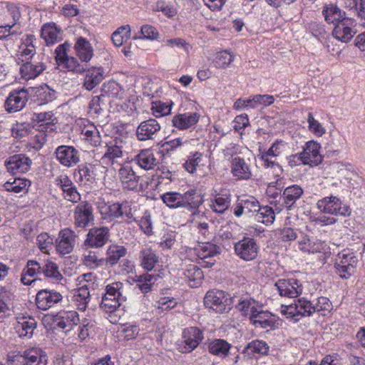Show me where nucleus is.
<instances>
[{"instance_id":"423d86ee","label":"nucleus","mask_w":365,"mask_h":365,"mask_svg":"<svg viewBox=\"0 0 365 365\" xmlns=\"http://www.w3.org/2000/svg\"><path fill=\"white\" fill-rule=\"evenodd\" d=\"M110 231L106 227H94L91 228L83 242V246L89 248H101L109 240Z\"/></svg>"},{"instance_id":"6e6552de","label":"nucleus","mask_w":365,"mask_h":365,"mask_svg":"<svg viewBox=\"0 0 365 365\" xmlns=\"http://www.w3.org/2000/svg\"><path fill=\"white\" fill-rule=\"evenodd\" d=\"M202 202L201 195L195 190H191L184 193V215L189 217L190 219L200 220L205 218L202 213H200L197 208Z\"/></svg>"},{"instance_id":"6ab92c4d","label":"nucleus","mask_w":365,"mask_h":365,"mask_svg":"<svg viewBox=\"0 0 365 365\" xmlns=\"http://www.w3.org/2000/svg\"><path fill=\"white\" fill-rule=\"evenodd\" d=\"M56 184L63 191L64 198L72 202H78L81 200V195L75 185L66 175H61L56 178Z\"/></svg>"},{"instance_id":"39448f33","label":"nucleus","mask_w":365,"mask_h":365,"mask_svg":"<svg viewBox=\"0 0 365 365\" xmlns=\"http://www.w3.org/2000/svg\"><path fill=\"white\" fill-rule=\"evenodd\" d=\"M317 206L321 212L330 215L349 216L351 212L349 206L342 205L341 200L334 196L326 197L319 200Z\"/></svg>"},{"instance_id":"338daca9","label":"nucleus","mask_w":365,"mask_h":365,"mask_svg":"<svg viewBox=\"0 0 365 365\" xmlns=\"http://www.w3.org/2000/svg\"><path fill=\"white\" fill-rule=\"evenodd\" d=\"M201 161L202 154L195 152L186 161L185 165H184V168H185L190 173H194L195 171L196 170L197 167L199 166Z\"/></svg>"},{"instance_id":"680f3d73","label":"nucleus","mask_w":365,"mask_h":365,"mask_svg":"<svg viewBox=\"0 0 365 365\" xmlns=\"http://www.w3.org/2000/svg\"><path fill=\"white\" fill-rule=\"evenodd\" d=\"M89 312H90L89 310L88 311L87 314H86V312L85 313H82V312L78 313L76 311L71 310H71L70 309L63 310V311L59 312L57 314L56 319H75V318H78V319H80L81 318L82 319H86V317H91V315L89 314Z\"/></svg>"},{"instance_id":"cd10ccee","label":"nucleus","mask_w":365,"mask_h":365,"mask_svg":"<svg viewBox=\"0 0 365 365\" xmlns=\"http://www.w3.org/2000/svg\"><path fill=\"white\" fill-rule=\"evenodd\" d=\"M21 357L25 361L22 365H46L47 364L46 354L37 347L26 350Z\"/></svg>"},{"instance_id":"c9c22d12","label":"nucleus","mask_w":365,"mask_h":365,"mask_svg":"<svg viewBox=\"0 0 365 365\" xmlns=\"http://www.w3.org/2000/svg\"><path fill=\"white\" fill-rule=\"evenodd\" d=\"M303 192V189L297 185L289 186L284 190L282 197L284 205L287 210L291 209L295 202L301 197Z\"/></svg>"},{"instance_id":"13d9d810","label":"nucleus","mask_w":365,"mask_h":365,"mask_svg":"<svg viewBox=\"0 0 365 365\" xmlns=\"http://www.w3.org/2000/svg\"><path fill=\"white\" fill-rule=\"evenodd\" d=\"M339 263L342 264L343 265H349L356 267L358 263V259L353 252H342L338 254L335 259L334 264H339Z\"/></svg>"},{"instance_id":"f8f14e48","label":"nucleus","mask_w":365,"mask_h":365,"mask_svg":"<svg viewBox=\"0 0 365 365\" xmlns=\"http://www.w3.org/2000/svg\"><path fill=\"white\" fill-rule=\"evenodd\" d=\"M275 287L281 296L289 298L299 297L303 290L302 284L296 279H279Z\"/></svg>"},{"instance_id":"393cba45","label":"nucleus","mask_w":365,"mask_h":365,"mask_svg":"<svg viewBox=\"0 0 365 365\" xmlns=\"http://www.w3.org/2000/svg\"><path fill=\"white\" fill-rule=\"evenodd\" d=\"M195 251L206 267H212L215 262L213 257L220 252L219 247L210 242L200 245Z\"/></svg>"},{"instance_id":"ddd939ff","label":"nucleus","mask_w":365,"mask_h":365,"mask_svg":"<svg viewBox=\"0 0 365 365\" xmlns=\"http://www.w3.org/2000/svg\"><path fill=\"white\" fill-rule=\"evenodd\" d=\"M320 148V144L314 140H310L305 144L304 150L301 153L304 160V165L314 167L322 163L323 156L319 153Z\"/></svg>"},{"instance_id":"09e8293b","label":"nucleus","mask_w":365,"mask_h":365,"mask_svg":"<svg viewBox=\"0 0 365 365\" xmlns=\"http://www.w3.org/2000/svg\"><path fill=\"white\" fill-rule=\"evenodd\" d=\"M163 202L170 208L182 206V195L180 192H170L160 196Z\"/></svg>"},{"instance_id":"f3484780","label":"nucleus","mask_w":365,"mask_h":365,"mask_svg":"<svg viewBox=\"0 0 365 365\" xmlns=\"http://www.w3.org/2000/svg\"><path fill=\"white\" fill-rule=\"evenodd\" d=\"M28 101L26 90L21 89L12 91L5 102V108L9 113H16L22 110Z\"/></svg>"},{"instance_id":"f257e3e1","label":"nucleus","mask_w":365,"mask_h":365,"mask_svg":"<svg viewBox=\"0 0 365 365\" xmlns=\"http://www.w3.org/2000/svg\"><path fill=\"white\" fill-rule=\"evenodd\" d=\"M99 210L102 218L107 222L131 223L134 221L131 204L127 201L110 205L104 204L99 207Z\"/></svg>"},{"instance_id":"3c124183","label":"nucleus","mask_w":365,"mask_h":365,"mask_svg":"<svg viewBox=\"0 0 365 365\" xmlns=\"http://www.w3.org/2000/svg\"><path fill=\"white\" fill-rule=\"evenodd\" d=\"M82 262L86 267L95 269L103 264V259H99L95 252L87 250L84 252L82 256Z\"/></svg>"},{"instance_id":"7c9ffc66","label":"nucleus","mask_w":365,"mask_h":365,"mask_svg":"<svg viewBox=\"0 0 365 365\" xmlns=\"http://www.w3.org/2000/svg\"><path fill=\"white\" fill-rule=\"evenodd\" d=\"M41 36L47 45L53 44L62 39L61 31L54 23L45 24L41 28Z\"/></svg>"},{"instance_id":"0e129e2a","label":"nucleus","mask_w":365,"mask_h":365,"mask_svg":"<svg viewBox=\"0 0 365 365\" xmlns=\"http://www.w3.org/2000/svg\"><path fill=\"white\" fill-rule=\"evenodd\" d=\"M308 245L307 246L301 247V250L305 252L316 253V252H322L325 250L326 245L324 242L320 240H311L310 239H307Z\"/></svg>"},{"instance_id":"4c0bfd02","label":"nucleus","mask_w":365,"mask_h":365,"mask_svg":"<svg viewBox=\"0 0 365 365\" xmlns=\"http://www.w3.org/2000/svg\"><path fill=\"white\" fill-rule=\"evenodd\" d=\"M140 265L144 269L152 270L158 262L155 252L150 247L143 248L140 252Z\"/></svg>"},{"instance_id":"dca6fc26","label":"nucleus","mask_w":365,"mask_h":365,"mask_svg":"<svg viewBox=\"0 0 365 365\" xmlns=\"http://www.w3.org/2000/svg\"><path fill=\"white\" fill-rule=\"evenodd\" d=\"M230 164L231 173L237 180H248L252 177L249 160L235 156L232 158Z\"/></svg>"},{"instance_id":"c85d7f7f","label":"nucleus","mask_w":365,"mask_h":365,"mask_svg":"<svg viewBox=\"0 0 365 365\" xmlns=\"http://www.w3.org/2000/svg\"><path fill=\"white\" fill-rule=\"evenodd\" d=\"M42 273L41 265L36 260H28L26 267L24 268L21 274V281L25 285H31L36 282V279H31L38 274Z\"/></svg>"},{"instance_id":"774afa93","label":"nucleus","mask_w":365,"mask_h":365,"mask_svg":"<svg viewBox=\"0 0 365 365\" xmlns=\"http://www.w3.org/2000/svg\"><path fill=\"white\" fill-rule=\"evenodd\" d=\"M230 206V200L227 197L217 196L215 200V202L212 207L215 212L218 213H222Z\"/></svg>"},{"instance_id":"8fccbe9b","label":"nucleus","mask_w":365,"mask_h":365,"mask_svg":"<svg viewBox=\"0 0 365 365\" xmlns=\"http://www.w3.org/2000/svg\"><path fill=\"white\" fill-rule=\"evenodd\" d=\"M29 186V181L23 178H15L14 181H7L4 184V187L8 192L19 193L26 190Z\"/></svg>"},{"instance_id":"5701e85b","label":"nucleus","mask_w":365,"mask_h":365,"mask_svg":"<svg viewBox=\"0 0 365 365\" xmlns=\"http://www.w3.org/2000/svg\"><path fill=\"white\" fill-rule=\"evenodd\" d=\"M118 178L124 189L129 190H138L140 176L136 175L130 166L122 167L118 170Z\"/></svg>"},{"instance_id":"864d4df0","label":"nucleus","mask_w":365,"mask_h":365,"mask_svg":"<svg viewBox=\"0 0 365 365\" xmlns=\"http://www.w3.org/2000/svg\"><path fill=\"white\" fill-rule=\"evenodd\" d=\"M35 328L36 323L34 321H23V322L19 321L15 327L16 331L20 337H31Z\"/></svg>"},{"instance_id":"20e7f679","label":"nucleus","mask_w":365,"mask_h":365,"mask_svg":"<svg viewBox=\"0 0 365 365\" xmlns=\"http://www.w3.org/2000/svg\"><path fill=\"white\" fill-rule=\"evenodd\" d=\"M205 307L216 313L224 314L230 311L232 307V299L221 290H210L204 298Z\"/></svg>"},{"instance_id":"72a5a7b5","label":"nucleus","mask_w":365,"mask_h":365,"mask_svg":"<svg viewBox=\"0 0 365 365\" xmlns=\"http://www.w3.org/2000/svg\"><path fill=\"white\" fill-rule=\"evenodd\" d=\"M202 338V334L198 328L190 327L188 329L186 339L184 340V353H189L195 349Z\"/></svg>"},{"instance_id":"c03bdc74","label":"nucleus","mask_w":365,"mask_h":365,"mask_svg":"<svg viewBox=\"0 0 365 365\" xmlns=\"http://www.w3.org/2000/svg\"><path fill=\"white\" fill-rule=\"evenodd\" d=\"M42 273L47 277L56 281H60L63 276L60 273L58 266L51 260L47 259L41 266Z\"/></svg>"},{"instance_id":"b1692460","label":"nucleus","mask_w":365,"mask_h":365,"mask_svg":"<svg viewBox=\"0 0 365 365\" xmlns=\"http://www.w3.org/2000/svg\"><path fill=\"white\" fill-rule=\"evenodd\" d=\"M160 129V125L155 119L150 118L143 121L138 127L136 135L140 141H145L153 138V135L156 134Z\"/></svg>"},{"instance_id":"9b49d317","label":"nucleus","mask_w":365,"mask_h":365,"mask_svg":"<svg viewBox=\"0 0 365 365\" xmlns=\"http://www.w3.org/2000/svg\"><path fill=\"white\" fill-rule=\"evenodd\" d=\"M56 159L63 166L71 168L80 162V153L73 146L60 145L55 151Z\"/></svg>"},{"instance_id":"2f4dec72","label":"nucleus","mask_w":365,"mask_h":365,"mask_svg":"<svg viewBox=\"0 0 365 365\" xmlns=\"http://www.w3.org/2000/svg\"><path fill=\"white\" fill-rule=\"evenodd\" d=\"M184 275L186 278L184 279V281L192 288L199 287L203 279L202 271L197 265L192 264L187 265Z\"/></svg>"},{"instance_id":"bf43d9fd","label":"nucleus","mask_w":365,"mask_h":365,"mask_svg":"<svg viewBox=\"0 0 365 365\" xmlns=\"http://www.w3.org/2000/svg\"><path fill=\"white\" fill-rule=\"evenodd\" d=\"M241 200L242 204L244 205L245 214L252 213L255 216L257 211L259 210L260 205L255 197L249 196L243 197Z\"/></svg>"},{"instance_id":"4d7b16f0","label":"nucleus","mask_w":365,"mask_h":365,"mask_svg":"<svg viewBox=\"0 0 365 365\" xmlns=\"http://www.w3.org/2000/svg\"><path fill=\"white\" fill-rule=\"evenodd\" d=\"M245 350H251L253 354L267 355L269 350V346L264 341L254 340L247 345Z\"/></svg>"},{"instance_id":"052dcab7","label":"nucleus","mask_w":365,"mask_h":365,"mask_svg":"<svg viewBox=\"0 0 365 365\" xmlns=\"http://www.w3.org/2000/svg\"><path fill=\"white\" fill-rule=\"evenodd\" d=\"M152 110L156 118H159L170 113L171 108L168 103L154 101L152 103Z\"/></svg>"},{"instance_id":"de8ad7c7","label":"nucleus","mask_w":365,"mask_h":365,"mask_svg":"<svg viewBox=\"0 0 365 365\" xmlns=\"http://www.w3.org/2000/svg\"><path fill=\"white\" fill-rule=\"evenodd\" d=\"M315 309V317H329V314L332 309L331 303L329 299L324 297L318 298L317 303L314 306Z\"/></svg>"},{"instance_id":"c756f323","label":"nucleus","mask_w":365,"mask_h":365,"mask_svg":"<svg viewBox=\"0 0 365 365\" xmlns=\"http://www.w3.org/2000/svg\"><path fill=\"white\" fill-rule=\"evenodd\" d=\"M76 56L82 62H89L93 56V49L91 43L83 37L77 38L74 45Z\"/></svg>"},{"instance_id":"f03ea898","label":"nucleus","mask_w":365,"mask_h":365,"mask_svg":"<svg viewBox=\"0 0 365 365\" xmlns=\"http://www.w3.org/2000/svg\"><path fill=\"white\" fill-rule=\"evenodd\" d=\"M126 300L124 284L121 282H114L106 287V293L103 296L101 308L105 312L113 313Z\"/></svg>"},{"instance_id":"5fc2aeb1","label":"nucleus","mask_w":365,"mask_h":365,"mask_svg":"<svg viewBox=\"0 0 365 365\" xmlns=\"http://www.w3.org/2000/svg\"><path fill=\"white\" fill-rule=\"evenodd\" d=\"M234 60V56L227 51H222L216 54L214 64L216 68H225Z\"/></svg>"},{"instance_id":"4468645a","label":"nucleus","mask_w":365,"mask_h":365,"mask_svg":"<svg viewBox=\"0 0 365 365\" xmlns=\"http://www.w3.org/2000/svg\"><path fill=\"white\" fill-rule=\"evenodd\" d=\"M46 69V65L41 58H35L33 61L24 63L20 67L21 78L25 81L34 79Z\"/></svg>"},{"instance_id":"ea45409f","label":"nucleus","mask_w":365,"mask_h":365,"mask_svg":"<svg viewBox=\"0 0 365 365\" xmlns=\"http://www.w3.org/2000/svg\"><path fill=\"white\" fill-rule=\"evenodd\" d=\"M230 348L231 345L223 339H215L208 344L209 351L222 358L228 355Z\"/></svg>"},{"instance_id":"4be33fe9","label":"nucleus","mask_w":365,"mask_h":365,"mask_svg":"<svg viewBox=\"0 0 365 365\" xmlns=\"http://www.w3.org/2000/svg\"><path fill=\"white\" fill-rule=\"evenodd\" d=\"M157 155L158 153L150 148L143 149L135 156L133 161L144 170H152L159 163Z\"/></svg>"},{"instance_id":"79ce46f5","label":"nucleus","mask_w":365,"mask_h":365,"mask_svg":"<svg viewBox=\"0 0 365 365\" xmlns=\"http://www.w3.org/2000/svg\"><path fill=\"white\" fill-rule=\"evenodd\" d=\"M82 134L84 135V140L91 145L97 147L101 144V135L98 130L93 125L84 127L82 130Z\"/></svg>"},{"instance_id":"a18cd8bd","label":"nucleus","mask_w":365,"mask_h":365,"mask_svg":"<svg viewBox=\"0 0 365 365\" xmlns=\"http://www.w3.org/2000/svg\"><path fill=\"white\" fill-rule=\"evenodd\" d=\"M255 218L259 222H262L265 225H271L274 222L275 215L271 207L260 206L259 210L257 211L255 215Z\"/></svg>"},{"instance_id":"1a4fd4ad","label":"nucleus","mask_w":365,"mask_h":365,"mask_svg":"<svg viewBox=\"0 0 365 365\" xmlns=\"http://www.w3.org/2000/svg\"><path fill=\"white\" fill-rule=\"evenodd\" d=\"M73 223L76 227L86 228L94 221L93 207L87 201L81 202L73 210Z\"/></svg>"},{"instance_id":"473e14b6","label":"nucleus","mask_w":365,"mask_h":365,"mask_svg":"<svg viewBox=\"0 0 365 365\" xmlns=\"http://www.w3.org/2000/svg\"><path fill=\"white\" fill-rule=\"evenodd\" d=\"M295 312L302 317H309L312 314H315L314 305L310 302H301L299 301L295 307L292 305L287 307L286 310H282L285 314H288L287 317H292L296 315Z\"/></svg>"},{"instance_id":"e433bc0d","label":"nucleus","mask_w":365,"mask_h":365,"mask_svg":"<svg viewBox=\"0 0 365 365\" xmlns=\"http://www.w3.org/2000/svg\"><path fill=\"white\" fill-rule=\"evenodd\" d=\"M74 301L79 312L85 313L90 302V292L87 284H82L74 294Z\"/></svg>"},{"instance_id":"e2e57ef3","label":"nucleus","mask_w":365,"mask_h":365,"mask_svg":"<svg viewBox=\"0 0 365 365\" xmlns=\"http://www.w3.org/2000/svg\"><path fill=\"white\" fill-rule=\"evenodd\" d=\"M140 33L142 36L134 37V39H149V40H156L159 36V33L157 31L156 28L151 25H143L140 29Z\"/></svg>"},{"instance_id":"a878e982","label":"nucleus","mask_w":365,"mask_h":365,"mask_svg":"<svg viewBox=\"0 0 365 365\" xmlns=\"http://www.w3.org/2000/svg\"><path fill=\"white\" fill-rule=\"evenodd\" d=\"M74 176L80 185H90L95 181V165L91 163L78 165L75 170Z\"/></svg>"},{"instance_id":"58836bf2","label":"nucleus","mask_w":365,"mask_h":365,"mask_svg":"<svg viewBox=\"0 0 365 365\" xmlns=\"http://www.w3.org/2000/svg\"><path fill=\"white\" fill-rule=\"evenodd\" d=\"M126 253L127 250L125 247L118 245H111L107 249L106 262L111 266L115 265Z\"/></svg>"},{"instance_id":"aec40b11","label":"nucleus","mask_w":365,"mask_h":365,"mask_svg":"<svg viewBox=\"0 0 365 365\" xmlns=\"http://www.w3.org/2000/svg\"><path fill=\"white\" fill-rule=\"evenodd\" d=\"M353 24V21L348 18L339 21L332 32L334 37L341 42L349 41L356 34L352 28Z\"/></svg>"},{"instance_id":"7ed1b4c3","label":"nucleus","mask_w":365,"mask_h":365,"mask_svg":"<svg viewBox=\"0 0 365 365\" xmlns=\"http://www.w3.org/2000/svg\"><path fill=\"white\" fill-rule=\"evenodd\" d=\"M235 308L241 314L250 319L259 318L269 319L272 314L267 310H264V306L253 298L240 299L235 305Z\"/></svg>"},{"instance_id":"a19ab883","label":"nucleus","mask_w":365,"mask_h":365,"mask_svg":"<svg viewBox=\"0 0 365 365\" xmlns=\"http://www.w3.org/2000/svg\"><path fill=\"white\" fill-rule=\"evenodd\" d=\"M323 15L326 21L329 24H336L344 19V13L336 5L329 4L323 9Z\"/></svg>"},{"instance_id":"9d476101","label":"nucleus","mask_w":365,"mask_h":365,"mask_svg":"<svg viewBox=\"0 0 365 365\" xmlns=\"http://www.w3.org/2000/svg\"><path fill=\"white\" fill-rule=\"evenodd\" d=\"M259 247L256 241L250 237H244L235 244L236 255L245 261L255 259L258 254Z\"/></svg>"},{"instance_id":"6e6d98bb","label":"nucleus","mask_w":365,"mask_h":365,"mask_svg":"<svg viewBox=\"0 0 365 365\" xmlns=\"http://www.w3.org/2000/svg\"><path fill=\"white\" fill-rule=\"evenodd\" d=\"M36 46H29V48H26L25 46H19L17 53L18 60L25 63L33 61L35 58H41V55L36 56Z\"/></svg>"},{"instance_id":"69168bd1","label":"nucleus","mask_w":365,"mask_h":365,"mask_svg":"<svg viewBox=\"0 0 365 365\" xmlns=\"http://www.w3.org/2000/svg\"><path fill=\"white\" fill-rule=\"evenodd\" d=\"M307 122L309 130L315 135L320 137L325 133V129L319 121L314 119L312 113L308 114Z\"/></svg>"},{"instance_id":"f704fd0d","label":"nucleus","mask_w":365,"mask_h":365,"mask_svg":"<svg viewBox=\"0 0 365 365\" xmlns=\"http://www.w3.org/2000/svg\"><path fill=\"white\" fill-rule=\"evenodd\" d=\"M86 71L83 86L86 90L91 91L103 81V69L102 68L93 67Z\"/></svg>"},{"instance_id":"bb28decb","label":"nucleus","mask_w":365,"mask_h":365,"mask_svg":"<svg viewBox=\"0 0 365 365\" xmlns=\"http://www.w3.org/2000/svg\"><path fill=\"white\" fill-rule=\"evenodd\" d=\"M188 103L184 108V129L190 128L198 122L201 115V107L195 101H191L188 100Z\"/></svg>"},{"instance_id":"412c9836","label":"nucleus","mask_w":365,"mask_h":365,"mask_svg":"<svg viewBox=\"0 0 365 365\" xmlns=\"http://www.w3.org/2000/svg\"><path fill=\"white\" fill-rule=\"evenodd\" d=\"M31 160L25 155H14L5 161V165L9 172L14 174L24 173L30 168Z\"/></svg>"},{"instance_id":"603ef678","label":"nucleus","mask_w":365,"mask_h":365,"mask_svg":"<svg viewBox=\"0 0 365 365\" xmlns=\"http://www.w3.org/2000/svg\"><path fill=\"white\" fill-rule=\"evenodd\" d=\"M105 93L112 98L122 99L124 98V90L121 86L116 81H109L104 85Z\"/></svg>"},{"instance_id":"a211bd4d","label":"nucleus","mask_w":365,"mask_h":365,"mask_svg":"<svg viewBox=\"0 0 365 365\" xmlns=\"http://www.w3.org/2000/svg\"><path fill=\"white\" fill-rule=\"evenodd\" d=\"M62 300L60 292L54 290L41 289L36 297V303L38 309L46 310Z\"/></svg>"},{"instance_id":"2eb2a0df","label":"nucleus","mask_w":365,"mask_h":365,"mask_svg":"<svg viewBox=\"0 0 365 365\" xmlns=\"http://www.w3.org/2000/svg\"><path fill=\"white\" fill-rule=\"evenodd\" d=\"M123 142L122 140L116 139L107 145V148L101 160L106 165L118 163L123 155Z\"/></svg>"},{"instance_id":"49530a36","label":"nucleus","mask_w":365,"mask_h":365,"mask_svg":"<svg viewBox=\"0 0 365 365\" xmlns=\"http://www.w3.org/2000/svg\"><path fill=\"white\" fill-rule=\"evenodd\" d=\"M155 280L156 276L149 274L136 276L135 279L137 286L143 293L149 292Z\"/></svg>"},{"instance_id":"37998d69","label":"nucleus","mask_w":365,"mask_h":365,"mask_svg":"<svg viewBox=\"0 0 365 365\" xmlns=\"http://www.w3.org/2000/svg\"><path fill=\"white\" fill-rule=\"evenodd\" d=\"M32 120L34 122L41 123L40 126L46 125V130H52L55 121L56 120L51 111L34 113Z\"/></svg>"},{"instance_id":"0eeeda50","label":"nucleus","mask_w":365,"mask_h":365,"mask_svg":"<svg viewBox=\"0 0 365 365\" xmlns=\"http://www.w3.org/2000/svg\"><path fill=\"white\" fill-rule=\"evenodd\" d=\"M77 235L73 230L66 228L61 230L56 240V251L61 256L71 253L76 245Z\"/></svg>"}]
</instances>
